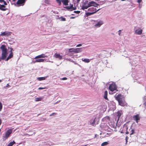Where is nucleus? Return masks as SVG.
I'll return each mask as SVG.
<instances>
[{
    "label": "nucleus",
    "mask_w": 146,
    "mask_h": 146,
    "mask_svg": "<svg viewBox=\"0 0 146 146\" xmlns=\"http://www.w3.org/2000/svg\"><path fill=\"white\" fill-rule=\"evenodd\" d=\"M5 5L4 4H0V10L2 11H5L7 9L5 8L6 7L5 6Z\"/></svg>",
    "instance_id": "obj_15"
},
{
    "label": "nucleus",
    "mask_w": 146,
    "mask_h": 146,
    "mask_svg": "<svg viewBox=\"0 0 146 146\" xmlns=\"http://www.w3.org/2000/svg\"><path fill=\"white\" fill-rule=\"evenodd\" d=\"M121 30H119L118 31V35H121Z\"/></svg>",
    "instance_id": "obj_42"
},
{
    "label": "nucleus",
    "mask_w": 146,
    "mask_h": 146,
    "mask_svg": "<svg viewBox=\"0 0 146 146\" xmlns=\"http://www.w3.org/2000/svg\"><path fill=\"white\" fill-rule=\"evenodd\" d=\"M75 48H70L69 49V52H74L75 53Z\"/></svg>",
    "instance_id": "obj_27"
},
{
    "label": "nucleus",
    "mask_w": 146,
    "mask_h": 146,
    "mask_svg": "<svg viewBox=\"0 0 146 146\" xmlns=\"http://www.w3.org/2000/svg\"><path fill=\"white\" fill-rule=\"evenodd\" d=\"M46 77H38L37 78V79L39 81H41L44 80L46 79Z\"/></svg>",
    "instance_id": "obj_19"
},
{
    "label": "nucleus",
    "mask_w": 146,
    "mask_h": 146,
    "mask_svg": "<svg viewBox=\"0 0 146 146\" xmlns=\"http://www.w3.org/2000/svg\"><path fill=\"white\" fill-rule=\"evenodd\" d=\"M127 137H126V142L127 141Z\"/></svg>",
    "instance_id": "obj_47"
},
{
    "label": "nucleus",
    "mask_w": 146,
    "mask_h": 146,
    "mask_svg": "<svg viewBox=\"0 0 146 146\" xmlns=\"http://www.w3.org/2000/svg\"><path fill=\"white\" fill-rule=\"evenodd\" d=\"M80 0H78V1H80Z\"/></svg>",
    "instance_id": "obj_55"
},
{
    "label": "nucleus",
    "mask_w": 146,
    "mask_h": 146,
    "mask_svg": "<svg viewBox=\"0 0 146 146\" xmlns=\"http://www.w3.org/2000/svg\"><path fill=\"white\" fill-rule=\"evenodd\" d=\"M74 12L76 13L79 14V13H80V11H74Z\"/></svg>",
    "instance_id": "obj_37"
},
{
    "label": "nucleus",
    "mask_w": 146,
    "mask_h": 146,
    "mask_svg": "<svg viewBox=\"0 0 146 146\" xmlns=\"http://www.w3.org/2000/svg\"><path fill=\"white\" fill-rule=\"evenodd\" d=\"M99 5L94 1H90L88 2V8L90 7H98Z\"/></svg>",
    "instance_id": "obj_6"
},
{
    "label": "nucleus",
    "mask_w": 146,
    "mask_h": 146,
    "mask_svg": "<svg viewBox=\"0 0 146 146\" xmlns=\"http://www.w3.org/2000/svg\"><path fill=\"white\" fill-rule=\"evenodd\" d=\"M103 24V22L102 21H100L97 24L95 25V26L97 27H100Z\"/></svg>",
    "instance_id": "obj_16"
},
{
    "label": "nucleus",
    "mask_w": 146,
    "mask_h": 146,
    "mask_svg": "<svg viewBox=\"0 0 146 146\" xmlns=\"http://www.w3.org/2000/svg\"><path fill=\"white\" fill-rule=\"evenodd\" d=\"M10 52H11V51H12V52H13V49L12 48H10Z\"/></svg>",
    "instance_id": "obj_45"
},
{
    "label": "nucleus",
    "mask_w": 146,
    "mask_h": 146,
    "mask_svg": "<svg viewBox=\"0 0 146 146\" xmlns=\"http://www.w3.org/2000/svg\"><path fill=\"white\" fill-rule=\"evenodd\" d=\"M0 49L2 53L1 57H0V61L2 60H6L8 54L7 49L5 45H2L0 47Z\"/></svg>",
    "instance_id": "obj_2"
},
{
    "label": "nucleus",
    "mask_w": 146,
    "mask_h": 146,
    "mask_svg": "<svg viewBox=\"0 0 146 146\" xmlns=\"http://www.w3.org/2000/svg\"><path fill=\"white\" fill-rule=\"evenodd\" d=\"M15 143V142L14 141H13L9 143L7 146H12Z\"/></svg>",
    "instance_id": "obj_23"
},
{
    "label": "nucleus",
    "mask_w": 146,
    "mask_h": 146,
    "mask_svg": "<svg viewBox=\"0 0 146 146\" xmlns=\"http://www.w3.org/2000/svg\"><path fill=\"white\" fill-rule=\"evenodd\" d=\"M56 2L59 5H61V0H56Z\"/></svg>",
    "instance_id": "obj_30"
},
{
    "label": "nucleus",
    "mask_w": 146,
    "mask_h": 146,
    "mask_svg": "<svg viewBox=\"0 0 146 146\" xmlns=\"http://www.w3.org/2000/svg\"><path fill=\"white\" fill-rule=\"evenodd\" d=\"M74 18V17H71V18L73 19V18Z\"/></svg>",
    "instance_id": "obj_51"
},
{
    "label": "nucleus",
    "mask_w": 146,
    "mask_h": 146,
    "mask_svg": "<svg viewBox=\"0 0 146 146\" xmlns=\"http://www.w3.org/2000/svg\"><path fill=\"white\" fill-rule=\"evenodd\" d=\"M107 95H108V92L107 91H106L104 92V98L106 100H108V98L107 97Z\"/></svg>",
    "instance_id": "obj_18"
},
{
    "label": "nucleus",
    "mask_w": 146,
    "mask_h": 146,
    "mask_svg": "<svg viewBox=\"0 0 146 146\" xmlns=\"http://www.w3.org/2000/svg\"><path fill=\"white\" fill-rule=\"evenodd\" d=\"M124 126H125V124L124 125Z\"/></svg>",
    "instance_id": "obj_56"
},
{
    "label": "nucleus",
    "mask_w": 146,
    "mask_h": 146,
    "mask_svg": "<svg viewBox=\"0 0 146 146\" xmlns=\"http://www.w3.org/2000/svg\"><path fill=\"white\" fill-rule=\"evenodd\" d=\"M142 30L140 29L136 30L135 31V33L136 35H141L142 33Z\"/></svg>",
    "instance_id": "obj_12"
},
{
    "label": "nucleus",
    "mask_w": 146,
    "mask_h": 146,
    "mask_svg": "<svg viewBox=\"0 0 146 146\" xmlns=\"http://www.w3.org/2000/svg\"><path fill=\"white\" fill-rule=\"evenodd\" d=\"M44 2L47 4H49V0H45Z\"/></svg>",
    "instance_id": "obj_36"
},
{
    "label": "nucleus",
    "mask_w": 146,
    "mask_h": 146,
    "mask_svg": "<svg viewBox=\"0 0 146 146\" xmlns=\"http://www.w3.org/2000/svg\"><path fill=\"white\" fill-rule=\"evenodd\" d=\"M121 115V113L119 112H117V116L118 117V118L119 119Z\"/></svg>",
    "instance_id": "obj_32"
},
{
    "label": "nucleus",
    "mask_w": 146,
    "mask_h": 146,
    "mask_svg": "<svg viewBox=\"0 0 146 146\" xmlns=\"http://www.w3.org/2000/svg\"><path fill=\"white\" fill-rule=\"evenodd\" d=\"M41 56V58H44L46 57H47V56H46L44 54H40Z\"/></svg>",
    "instance_id": "obj_35"
},
{
    "label": "nucleus",
    "mask_w": 146,
    "mask_h": 146,
    "mask_svg": "<svg viewBox=\"0 0 146 146\" xmlns=\"http://www.w3.org/2000/svg\"><path fill=\"white\" fill-rule=\"evenodd\" d=\"M121 133H123V131H121Z\"/></svg>",
    "instance_id": "obj_52"
},
{
    "label": "nucleus",
    "mask_w": 146,
    "mask_h": 146,
    "mask_svg": "<svg viewBox=\"0 0 146 146\" xmlns=\"http://www.w3.org/2000/svg\"><path fill=\"white\" fill-rule=\"evenodd\" d=\"M109 89L111 92H113L115 90H116L117 89V87L115 84H112L110 85Z\"/></svg>",
    "instance_id": "obj_5"
},
{
    "label": "nucleus",
    "mask_w": 146,
    "mask_h": 146,
    "mask_svg": "<svg viewBox=\"0 0 146 146\" xmlns=\"http://www.w3.org/2000/svg\"><path fill=\"white\" fill-rule=\"evenodd\" d=\"M13 52H11L10 54L6 58L5 60L6 61H8L9 59L13 57Z\"/></svg>",
    "instance_id": "obj_13"
},
{
    "label": "nucleus",
    "mask_w": 146,
    "mask_h": 146,
    "mask_svg": "<svg viewBox=\"0 0 146 146\" xmlns=\"http://www.w3.org/2000/svg\"><path fill=\"white\" fill-rule=\"evenodd\" d=\"M116 100L118 102L119 104L122 106H125L126 104L125 100V96L121 94H116L115 97Z\"/></svg>",
    "instance_id": "obj_1"
},
{
    "label": "nucleus",
    "mask_w": 146,
    "mask_h": 146,
    "mask_svg": "<svg viewBox=\"0 0 146 146\" xmlns=\"http://www.w3.org/2000/svg\"><path fill=\"white\" fill-rule=\"evenodd\" d=\"M96 119V118L93 120V121L91 123V124L93 126H94V125L95 124V119Z\"/></svg>",
    "instance_id": "obj_31"
},
{
    "label": "nucleus",
    "mask_w": 146,
    "mask_h": 146,
    "mask_svg": "<svg viewBox=\"0 0 146 146\" xmlns=\"http://www.w3.org/2000/svg\"><path fill=\"white\" fill-rule=\"evenodd\" d=\"M13 1H15L16 0H12Z\"/></svg>",
    "instance_id": "obj_53"
},
{
    "label": "nucleus",
    "mask_w": 146,
    "mask_h": 146,
    "mask_svg": "<svg viewBox=\"0 0 146 146\" xmlns=\"http://www.w3.org/2000/svg\"><path fill=\"white\" fill-rule=\"evenodd\" d=\"M133 118L134 120L136 121V122L137 123H138V121L140 120V118L138 114H137L136 115L133 116Z\"/></svg>",
    "instance_id": "obj_10"
},
{
    "label": "nucleus",
    "mask_w": 146,
    "mask_h": 146,
    "mask_svg": "<svg viewBox=\"0 0 146 146\" xmlns=\"http://www.w3.org/2000/svg\"><path fill=\"white\" fill-rule=\"evenodd\" d=\"M82 60L83 61L86 63H88L90 62V60L87 58H85L84 59H82Z\"/></svg>",
    "instance_id": "obj_21"
},
{
    "label": "nucleus",
    "mask_w": 146,
    "mask_h": 146,
    "mask_svg": "<svg viewBox=\"0 0 146 146\" xmlns=\"http://www.w3.org/2000/svg\"><path fill=\"white\" fill-rule=\"evenodd\" d=\"M11 0H7V1L8 3H9V1H10Z\"/></svg>",
    "instance_id": "obj_50"
},
{
    "label": "nucleus",
    "mask_w": 146,
    "mask_h": 146,
    "mask_svg": "<svg viewBox=\"0 0 146 146\" xmlns=\"http://www.w3.org/2000/svg\"><path fill=\"white\" fill-rule=\"evenodd\" d=\"M88 1L87 0H85L83 1V4L81 8L83 10L86 9L88 8Z\"/></svg>",
    "instance_id": "obj_7"
},
{
    "label": "nucleus",
    "mask_w": 146,
    "mask_h": 146,
    "mask_svg": "<svg viewBox=\"0 0 146 146\" xmlns=\"http://www.w3.org/2000/svg\"><path fill=\"white\" fill-rule=\"evenodd\" d=\"M130 129H131V131H130V135H131L134 133H135V131L134 129L131 128Z\"/></svg>",
    "instance_id": "obj_26"
},
{
    "label": "nucleus",
    "mask_w": 146,
    "mask_h": 146,
    "mask_svg": "<svg viewBox=\"0 0 146 146\" xmlns=\"http://www.w3.org/2000/svg\"><path fill=\"white\" fill-rule=\"evenodd\" d=\"M12 33V32H11L5 31L3 32H1V34H0V36H6L8 37L9 36H10Z\"/></svg>",
    "instance_id": "obj_4"
},
{
    "label": "nucleus",
    "mask_w": 146,
    "mask_h": 146,
    "mask_svg": "<svg viewBox=\"0 0 146 146\" xmlns=\"http://www.w3.org/2000/svg\"><path fill=\"white\" fill-rule=\"evenodd\" d=\"M44 60L43 59H37L35 60V62H44Z\"/></svg>",
    "instance_id": "obj_20"
},
{
    "label": "nucleus",
    "mask_w": 146,
    "mask_h": 146,
    "mask_svg": "<svg viewBox=\"0 0 146 146\" xmlns=\"http://www.w3.org/2000/svg\"><path fill=\"white\" fill-rule=\"evenodd\" d=\"M129 133V132L127 131L126 132V134H128Z\"/></svg>",
    "instance_id": "obj_48"
},
{
    "label": "nucleus",
    "mask_w": 146,
    "mask_h": 146,
    "mask_svg": "<svg viewBox=\"0 0 146 146\" xmlns=\"http://www.w3.org/2000/svg\"><path fill=\"white\" fill-rule=\"evenodd\" d=\"M13 131V129H11L8 130L6 132H5L4 136H3V139H6L8 138L10 136V135L12 133Z\"/></svg>",
    "instance_id": "obj_3"
},
{
    "label": "nucleus",
    "mask_w": 146,
    "mask_h": 146,
    "mask_svg": "<svg viewBox=\"0 0 146 146\" xmlns=\"http://www.w3.org/2000/svg\"><path fill=\"white\" fill-rule=\"evenodd\" d=\"M54 56L56 58H58L60 60L62 59V55H60L59 54L57 53L55 54Z\"/></svg>",
    "instance_id": "obj_11"
},
{
    "label": "nucleus",
    "mask_w": 146,
    "mask_h": 146,
    "mask_svg": "<svg viewBox=\"0 0 146 146\" xmlns=\"http://www.w3.org/2000/svg\"><path fill=\"white\" fill-rule=\"evenodd\" d=\"M47 88L46 87H44V88H42V87H39L38 88V90H42L43 89H44Z\"/></svg>",
    "instance_id": "obj_39"
},
{
    "label": "nucleus",
    "mask_w": 146,
    "mask_h": 146,
    "mask_svg": "<svg viewBox=\"0 0 146 146\" xmlns=\"http://www.w3.org/2000/svg\"><path fill=\"white\" fill-rule=\"evenodd\" d=\"M76 9V7H73V8L71 10V11H72L73 10H75Z\"/></svg>",
    "instance_id": "obj_46"
},
{
    "label": "nucleus",
    "mask_w": 146,
    "mask_h": 146,
    "mask_svg": "<svg viewBox=\"0 0 146 146\" xmlns=\"http://www.w3.org/2000/svg\"><path fill=\"white\" fill-rule=\"evenodd\" d=\"M94 13L93 12H87L86 13V16L88 17L89 16H90L91 15H93Z\"/></svg>",
    "instance_id": "obj_22"
},
{
    "label": "nucleus",
    "mask_w": 146,
    "mask_h": 146,
    "mask_svg": "<svg viewBox=\"0 0 146 146\" xmlns=\"http://www.w3.org/2000/svg\"><path fill=\"white\" fill-rule=\"evenodd\" d=\"M26 0H18L16 3V4L18 5L17 6H23L24 5Z\"/></svg>",
    "instance_id": "obj_8"
},
{
    "label": "nucleus",
    "mask_w": 146,
    "mask_h": 146,
    "mask_svg": "<svg viewBox=\"0 0 146 146\" xmlns=\"http://www.w3.org/2000/svg\"><path fill=\"white\" fill-rule=\"evenodd\" d=\"M1 123H2L1 120V119H0V125L1 124Z\"/></svg>",
    "instance_id": "obj_49"
},
{
    "label": "nucleus",
    "mask_w": 146,
    "mask_h": 146,
    "mask_svg": "<svg viewBox=\"0 0 146 146\" xmlns=\"http://www.w3.org/2000/svg\"><path fill=\"white\" fill-rule=\"evenodd\" d=\"M56 114H57V113H52L50 115V116H52L54 114L56 115Z\"/></svg>",
    "instance_id": "obj_41"
},
{
    "label": "nucleus",
    "mask_w": 146,
    "mask_h": 146,
    "mask_svg": "<svg viewBox=\"0 0 146 146\" xmlns=\"http://www.w3.org/2000/svg\"><path fill=\"white\" fill-rule=\"evenodd\" d=\"M61 2L65 5H68V0H61Z\"/></svg>",
    "instance_id": "obj_17"
},
{
    "label": "nucleus",
    "mask_w": 146,
    "mask_h": 146,
    "mask_svg": "<svg viewBox=\"0 0 146 146\" xmlns=\"http://www.w3.org/2000/svg\"><path fill=\"white\" fill-rule=\"evenodd\" d=\"M43 98H36L35 99V101L36 102H38L41 101L42 99Z\"/></svg>",
    "instance_id": "obj_24"
},
{
    "label": "nucleus",
    "mask_w": 146,
    "mask_h": 146,
    "mask_svg": "<svg viewBox=\"0 0 146 146\" xmlns=\"http://www.w3.org/2000/svg\"><path fill=\"white\" fill-rule=\"evenodd\" d=\"M96 7H91L88 9V11L95 13L100 10V9L97 10L96 8Z\"/></svg>",
    "instance_id": "obj_9"
},
{
    "label": "nucleus",
    "mask_w": 146,
    "mask_h": 146,
    "mask_svg": "<svg viewBox=\"0 0 146 146\" xmlns=\"http://www.w3.org/2000/svg\"><path fill=\"white\" fill-rule=\"evenodd\" d=\"M0 3L1 4H3L5 5H7V4L6 1L4 0H0Z\"/></svg>",
    "instance_id": "obj_25"
},
{
    "label": "nucleus",
    "mask_w": 146,
    "mask_h": 146,
    "mask_svg": "<svg viewBox=\"0 0 146 146\" xmlns=\"http://www.w3.org/2000/svg\"><path fill=\"white\" fill-rule=\"evenodd\" d=\"M82 45V44H78V45H77L76 46V47H79V46H81Z\"/></svg>",
    "instance_id": "obj_40"
},
{
    "label": "nucleus",
    "mask_w": 146,
    "mask_h": 146,
    "mask_svg": "<svg viewBox=\"0 0 146 146\" xmlns=\"http://www.w3.org/2000/svg\"><path fill=\"white\" fill-rule=\"evenodd\" d=\"M67 79V78L66 77H64L62 78H60V80H65Z\"/></svg>",
    "instance_id": "obj_38"
},
{
    "label": "nucleus",
    "mask_w": 146,
    "mask_h": 146,
    "mask_svg": "<svg viewBox=\"0 0 146 146\" xmlns=\"http://www.w3.org/2000/svg\"><path fill=\"white\" fill-rule=\"evenodd\" d=\"M58 19H61L60 21H66V19L65 18H63V17H61L60 18H58Z\"/></svg>",
    "instance_id": "obj_29"
},
{
    "label": "nucleus",
    "mask_w": 146,
    "mask_h": 146,
    "mask_svg": "<svg viewBox=\"0 0 146 146\" xmlns=\"http://www.w3.org/2000/svg\"><path fill=\"white\" fill-rule=\"evenodd\" d=\"M108 144V143L107 142H105L102 143L101 145V146H104L107 145Z\"/></svg>",
    "instance_id": "obj_28"
},
{
    "label": "nucleus",
    "mask_w": 146,
    "mask_h": 146,
    "mask_svg": "<svg viewBox=\"0 0 146 146\" xmlns=\"http://www.w3.org/2000/svg\"><path fill=\"white\" fill-rule=\"evenodd\" d=\"M65 8L67 9L68 10H70V11H71V9L70 7V6H66L65 7Z\"/></svg>",
    "instance_id": "obj_34"
},
{
    "label": "nucleus",
    "mask_w": 146,
    "mask_h": 146,
    "mask_svg": "<svg viewBox=\"0 0 146 146\" xmlns=\"http://www.w3.org/2000/svg\"><path fill=\"white\" fill-rule=\"evenodd\" d=\"M128 129V127H127V128H126V129L127 130Z\"/></svg>",
    "instance_id": "obj_54"
},
{
    "label": "nucleus",
    "mask_w": 146,
    "mask_h": 146,
    "mask_svg": "<svg viewBox=\"0 0 146 146\" xmlns=\"http://www.w3.org/2000/svg\"><path fill=\"white\" fill-rule=\"evenodd\" d=\"M82 51V48H75V53H80Z\"/></svg>",
    "instance_id": "obj_14"
},
{
    "label": "nucleus",
    "mask_w": 146,
    "mask_h": 146,
    "mask_svg": "<svg viewBox=\"0 0 146 146\" xmlns=\"http://www.w3.org/2000/svg\"><path fill=\"white\" fill-rule=\"evenodd\" d=\"M142 1V0H138L137 2L139 3H140Z\"/></svg>",
    "instance_id": "obj_44"
},
{
    "label": "nucleus",
    "mask_w": 146,
    "mask_h": 146,
    "mask_svg": "<svg viewBox=\"0 0 146 146\" xmlns=\"http://www.w3.org/2000/svg\"><path fill=\"white\" fill-rule=\"evenodd\" d=\"M41 58V55H38L36 56L35 58V59H38V58Z\"/></svg>",
    "instance_id": "obj_33"
},
{
    "label": "nucleus",
    "mask_w": 146,
    "mask_h": 146,
    "mask_svg": "<svg viewBox=\"0 0 146 146\" xmlns=\"http://www.w3.org/2000/svg\"><path fill=\"white\" fill-rule=\"evenodd\" d=\"M70 7L71 8V10L73 8V5L72 4V5H71L70 6Z\"/></svg>",
    "instance_id": "obj_43"
}]
</instances>
